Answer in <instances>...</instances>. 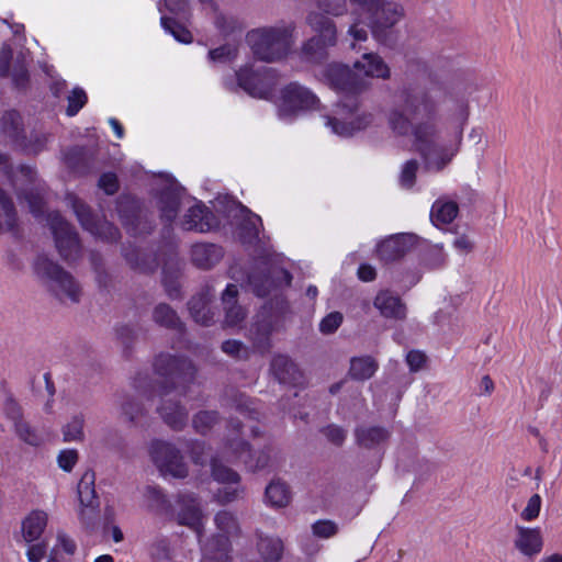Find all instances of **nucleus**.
<instances>
[{
	"instance_id": "nucleus-18",
	"label": "nucleus",
	"mask_w": 562,
	"mask_h": 562,
	"mask_svg": "<svg viewBox=\"0 0 562 562\" xmlns=\"http://www.w3.org/2000/svg\"><path fill=\"white\" fill-rule=\"evenodd\" d=\"M417 241V236L413 234H397L379 244L378 255L384 261L395 260L413 249Z\"/></svg>"
},
{
	"instance_id": "nucleus-8",
	"label": "nucleus",
	"mask_w": 562,
	"mask_h": 562,
	"mask_svg": "<svg viewBox=\"0 0 562 562\" xmlns=\"http://www.w3.org/2000/svg\"><path fill=\"white\" fill-rule=\"evenodd\" d=\"M35 271L60 300L78 301L80 294L79 285L70 274L61 270L53 261L47 258H40L35 263Z\"/></svg>"
},
{
	"instance_id": "nucleus-21",
	"label": "nucleus",
	"mask_w": 562,
	"mask_h": 562,
	"mask_svg": "<svg viewBox=\"0 0 562 562\" xmlns=\"http://www.w3.org/2000/svg\"><path fill=\"white\" fill-rule=\"evenodd\" d=\"M224 453L227 459L239 460L250 469H262L268 465L269 456L262 453L254 460L248 446L243 440L231 439Z\"/></svg>"
},
{
	"instance_id": "nucleus-20",
	"label": "nucleus",
	"mask_w": 562,
	"mask_h": 562,
	"mask_svg": "<svg viewBox=\"0 0 562 562\" xmlns=\"http://www.w3.org/2000/svg\"><path fill=\"white\" fill-rule=\"evenodd\" d=\"M181 226L186 231L209 232L217 226L214 215L202 204H194L184 214Z\"/></svg>"
},
{
	"instance_id": "nucleus-22",
	"label": "nucleus",
	"mask_w": 562,
	"mask_h": 562,
	"mask_svg": "<svg viewBox=\"0 0 562 562\" xmlns=\"http://www.w3.org/2000/svg\"><path fill=\"white\" fill-rule=\"evenodd\" d=\"M48 514L42 509H34L22 520L21 531L24 541L32 543L38 541L47 526Z\"/></svg>"
},
{
	"instance_id": "nucleus-40",
	"label": "nucleus",
	"mask_w": 562,
	"mask_h": 562,
	"mask_svg": "<svg viewBox=\"0 0 562 562\" xmlns=\"http://www.w3.org/2000/svg\"><path fill=\"white\" fill-rule=\"evenodd\" d=\"M76 550V542L64 531H58L56 536V543L52 549V558L57 560L63 555H72Z\"/></svg>"
},
{
	"instance_id": "nucleus-62",
	"label": "nucleus",
	"mask_w": 562,
	"mask_h": 562,
	"mask_svg": "<svg viewBox=\"0 0 562 562\" xmlns=\"http://www.w3.org/2000/svg\"><path fill=\"white\" fill-rule=\"evenodd\" d=\"M206 454L205 452V447L201 443H195L192 448V459L193 461L196 463V464H201V465H204L205 463V458L204 456Z\"/></svg>"
},
{
	"instance_id": "nucleus-27",
	"label": "nucleus",
	"mask_w": 562,
	"mask_h": 562,
	"mask_svg": "<svg viewBox=\"0 0 562 562\" xmlns=\"http://www.w3.org/2000/svg\"><path fill=\"white\" fill-rule=\"evenodd\" d=\"M237 293L236 285L228 284L222 296V302L226 311L225 323L228 326L237 325L245 316L243 308L235 304Z\"/></svg>"
},
{
	"instance_id": "nucleus-29",
	"label": "nucleus",
	"mask_w": 562,
	"mask_h": 562,
	"mask_svg": "<svg viewBox=\"0 0 562 562\" xmlns=\"http://www.w3.org/2000/svg\"><path fill=\"white\" fill-rule=\"evenodd\" d=\"M458 214V205L451 201H436L432 204L430 220L436 226L450 224Z\"/></svg>"
},
{
	"instance_id": "nucleus-53",
	"label": "nucleus",
	"mask_w": 562,
	"mask_h": 562,
	"mask_svg": "<svg viewBox=\"0 0 562 562\" xmlns=\"http://www.w3.org/2000/svg\"><path fill=\"white\" fill-rule=\"evenodd\" d=\"M216 422V414L213 412H201L193 419L194 428L200 431H206Z\"/></svg>"
},
{
	"instance_id": "nucleus-6",
	"label": "nucleus",
	"mask_w": 562,
	"mask_h": 562,
	"mask_svg": "<svg viewBox=\"0 0 562 562\" xmlns=\"http://www.w3.org/2000/svg\"><path fill=\"white\" fill-rule=\"evenodd\" d=\"M216 532L203 544L201 562H229L231 541L238 531L235 516L226 510L220 512L214 518Z\"/></svg>"
},
{
	"instance_id": "nucleus-10",
	"label": "nucleus",
	"mask_w": 562,
	"mask_h": 562,
	"mask_svg": "<svg viewBox=\"0 0 562 562\" xmlns=\"http://www.w3.org/2000/svg\"><path fill=\"white\" fill-rule=\"evenodd\" d=\"M318 104L316 95L299 83L288 85L281 92L279 101V114L289 117L300 111L315 109Z\"/></svg>"
},
{
	"instance_id": "nucleus-24",
	"label": "nucleus",
	"mask_w": 562,
	"mask_h": 562,
	"mask_svg": "<svg viewBox=\"0 0 562 562\" xmlns=\"http://www.w3.org/2000/svg\"><path fill=\"white\" fill-rule=\"evenodd\" d=\"M7 415L14 423V431L16 436L30 446H38L41 443V437L34 428H32L25 420L21 418L19 406L10 402L7 405Z\"/></svg>"
},
{
	"instance_id": "nucleus-39",
	"label": "nucleus",
	"mask_w": 562,
	"mask_h": 562,
	"mask_svg": "<svg viewBox=\"0 0 562 562\" xmlns=\"http://www.w3.org/2000/svg\"><path fill=\"white\" fill-rule=\"evenodd\" d=\"M470 115L469 103L467 101H458L449 108V120L459 130V136L468 123Z\"/></svg>"
},
{
	"instance_id": "nucleus-31",
	"label": "nucleus",
	"mask_w": 562,
	"mask_h": 562,
	"mask_svg": "<svg viewBox=\"0 0 562 562\" xmlns=\"http://www.w3.org/2000/svg\"><path fill=\"white\" fill-rule=\"evenodd\" d=\"M156 367L162 374H172L182 379L190 374L186 372L187 370H192L191 363L187 360L169 356L160 357L156 362Z\"/></svg>"
},
{
	"instance_id": "nucleus-33",
	"label": "nucleus",
	"mask_w": 562,
	"mask_h": 562,
	"mask_svg": "<svg viewBox=\"0 0 562 562\" xmlns=\"http://www.w3.org/2000/svg\"><path fill=\"white\" fill-rule=\"evenodd\" d=\"M376 369L378 364L371 357L353 358L350 362V375L357 380L370 379Z\"/></svg>"
},
{
	"instance_id": "nucleus-46",
	"label": "nucleus",
	"mask_w": 562,
	"mask_h": 562,
	"mask_svg": "<svg viewBox=\"0 0 562 562\" xmlns=\"http://www.w3.org/2000/svg\"><path fill=\"white\" fill-rule=\"evenodd\" d=\"M418 170V162L416 160H408L403 165L400 183L403 188L411 189L415 183L416 173Z\"/></svg>"
},
{
	"instance_id": "nucleus-34",
	"label": "nucleus",
	"mask_w": 562,
	"mask_h": 562,
	"mask_svg": "<svg viewBox=\"0 0 562 562\" xmlns=\"http://www.w3.org/2000/svg\"><path fill=\"white\" fill-rule=\"evenodd\" d=\"M357 440L363 447H373L386 440L389 434L380 427L359 428L357 430Z\"/></svg>"
},
{
	"instance_id": "nucleus-48",
	"label": "nucleus",
	"mask_w": 562,
	"mask_h": 562,
	"mask_svg": "<svg viewBox=\"0 0 562 562\" xmlns=\"http://www.w3.org/2000/svg\"><path fill=\"white\" fill-rule=\"evenodd\" d=\"M542 505V499L539 494H533L527 502L526 507L522 509L520 517L525 521H532L538 518Z\"/></svg>"
},
{
	"instance_id": "nucleus-35",
	"label": "nucleus",
	"mask_w": 562,
	"mask_h": 562,
	"mask_svg": "<svg viewBox=\"0 0 562 562\" xmlns=\"http://www.w3.org/2000/svg\"><path fill=\"white\" fill-rule=\"evenodd\" d=\"M85 419L82 416H74L61 429L65 442H80L85 439Z\"/></svg>"
},
{
	"instance_id": "nucleus-41",
	"label": "nucleus",
	"mask_w": 562,
	"mask_h": 562,
	"mask_svg": "<svg viewBox=\"0 0 562 562\" xmlns=\"http://www.w3.org/2000/svg\"><path fill=\"white\" fill-rule=\"evenodd\" d=\"M190 312L194 321L199 324L209 325L213 319V313L203 299H192L190 302Z\"/></svg>"
},
{
	"instance_id": "nucleus-51",
	"label": "nucleus",
	"mask_w": 562,
	"mask_h": 562,
	"mask_svg": "<svg viewBox=\"0 0 562 562\" xmlns=\"http://www.w3.org/2000/svg\"><path fill=\"white\" fill-rule=\"evenodd\" d=\"M154 318L157 323L165 326H171L176 323L175 312L165 304H160L155 308Z\"/></svg>"
},
{
	"instance_id": "nucleus-1",
	"label": "nucleus",
	"mask_w": 562,
	"mask_h": 562,
	"mask_svg": "<svg viewBox=\"0 0 562 562\" xmlns=\"http://www.w3.org/2000/svg\"><path fill=\"white\" fill-rule=\"evenodd\" d=\"M355 74L340 64H329L316 72V76L331 89L345 93L344 99L336 106L335 115L326 117V126L331 133L349 137L367 128L372 117L367 113H358L356 95L364 88L357 76L367 78L389 79L391 70L383 58L375 53H364L353 64Z\"/></svg>"
},
{
	"instance_id": "nucleus-52",
	"label": "nucleus",
	"mask_w": 562,
	"mask_h": 562,
	"mask_svg": "<svg viewBox=\"0 0 562 562\" xmlns=\"http://www.w3.org/2000/svg\"><path fill=\"white\" fill-rule=\"evenodd\" d=\"M341 322L342 315L338 312H333L322 319L319 330L323 334H331L340 326Z\"/></svg>"
},
{
	"instance_id": "nucleus-58",
	"label": "nucleus",
	"mask_w": 562,
	"mask_h": 562,
	"mask_svg": "<svg viewBox=\"0 0 562 562\" xmlns=\"http://www.w3.org/2000/svg\"><path fill=\"white\" fill-rule=\"evenodd\" d=\"M426 357L423 352L412 350L406 356V362L412 371H418L423 368Z\"/></svg>"
},
{
	"instance_id": "nucleus-38",
	"label": "nucleus",
	"mask_w": 562,
	"mask_h": 562,
	"mask_svg": "<svg viewBox=\"0 0 562 562\" xmlns=\"http://www.w3.org/2000/svg\"><path fill=\"white\" fill-rule=\"evenodd\" d=\"M150 555L157 562H170L173 557L170 540L166 537L156 538L150 544Z\"/></svg>"
},
{
	"instance_id": "nucleus-11",
	"label": "nucleus",
	"mask_w": 562,
	"mask_h": 562,
	"mask_svg": "<svg viewBox=\"0 0 562 562\" xmlns=\"http://www.w3.org/2000/svg\"><path fill=\"white\" fill-rule=\"evenodd\" d=\"M151 458L164 475L184 477L188 474L179 451L168 442L156 441L151 445Z\"/></svg>"
},
{
	"instance_id": "nucleus-17",
	"label": "nucleus",
	"mask_w": 562,
	"mask_h": 562,
	"mask_svg": "<svg viewBox=\"0 0 562 562\" xmlns=\"http://www.w3.org/2000/svg\"><path fill=\"white\" fill-rule=\"evenodd\" d=\"M283 550L281 539L261 536L257 542V552L260 561H255L246 553H234L229 562H279L283 555Z\"/></svg>"
},
{
	"instance_id": "nucleus-16",
	"label": "nucleus",
	"mask_w": 562,
	"mask_h": 562,
	"mask_svg": "<svg viewBox=\"0 0 562 562\" xmlns=\"http://www.w3.org/2000/svg\"><path fill=\"white\" fill-rule=\"evenodd\" d=\"M211 469L214 480L218 483L225 484L223 490L217 491L216 498L222 503H228L235 499L239 492L238 474L229 468L220 464L217 458H212Z\"/></svg>"
},
{
	"instance_id": "nucleus-60",
	"label": "nucleus",
	"mask_w": 562,
	"mask_h": 562,
	"mask_svg": "<svg viewBox=\"0 0 562 562\" xmlns=\"http://www.w3.org/2000/svg\"><path fill=\"white\" fill-rule=\"evenodd\" d=\"M453 247L462 255L470 252L473 248V241L465 235L457 236L453 240Z\"/></svg>"
},
{
	"instance_id": "nucleus-30",
	"label": "nucleus",
	"mask_w": 562,
	"mask_h": 562,
	"mask_svg": "<svg viewBox=\"0 0 562 562\" xmlns=\"http://www.w3.org/2000/svg\"><path fill=\"white\" fill-rule=\"evenodd\" d=\"M159 413L164 420L175 429L181 428L187 420L186 411L171 398L164 401V404L159 407Z\"/></svg>"
},
{
	"instance_id": "nucleus-28",
	"label": "nucleus",
	"mask_w": 562,
	"mask_h": 562,
	"mask_svg": "<svg viewBox=\"0 0 562 562\" xmlns=\"http://www.w3.org/2000/svg\"><path fill=\"white\" fill-rule=\"evenodd\" d=\"M266 503L271 507L282 508L290 504L291 493L285 483L281 481H272L266 487Z\"/></svg>"
},
{
	"instance_id": "nucleus-55",
	"label": "nucleus",
	"mask_w": 562,
	"mask_h": 562,
	"mask_svg": "<svg viewBox=\"0 0 562 562\" xmlns=\"http://www.w3.org/2000/svg\"><path fill=\"white\" fill-rule=\"evenodd\" d=\"M21 119L15 111L7 112L2 117V130L8 133H15L19 130Z\"/></svg>"
},
{
	"instance_id": "nucleus-44",
	"label": "nucleus",
	"mask_w": 562,
	"mask_h": 562,
	"mask_svg": "<svg viewBox=\"0 0 562 562\" xmlns=\"http://www.w3.org/2000/svg\"><path fill=\"white\" fill-rule=\"evenodd\" d=\"M143 497L144 506L149 510H156L165 504V496L156 486H147L144 490Z\"/></svg>"
},
{
	"instance_id": "nucleus-14",
	"label": "nucleus",
	"mask_w": 562,
	"mask_h": 562,
	"mask_svg": "<svg viewBox=\"0 0 562 562\" xmlns=\"http://www.w3.org/2000/svg\"><path fill=\"white\" fill-rule=\"evenodd\" d=\"M544 540L539 527L517 525L513 537L514 549L525 558L532 559L543 550Z\"/></svg>"
},
{
	"instance_id": "nucleus-3",
	"label": "nucleus",
	"mask_w": 562,
	"mask_h": 562,
	"mask_svg": "<svg viewBox=\"0 0 562 562\" xmlns=\"http://www.w3.org/2000/svg\"><path fill=\"white\" fill-rule=\"evenodd\" d=\"M405 16L403 4L395 0H376L368 4L363 10L352 13V23L348 34L352 37V48L357 42L368 40V29L376 38H381L384 32L400 23Z\"/></svg>"
},
{
	"instance_id": "nucleus-54",
	"label": "nucleus",
	"mask_w": 562,
	"mask_h": 562,
	"mask_svg": "<svg viewBox=\"0 0 562 562\" xmlns=\"http://www.w3.org/2000/svg\"><path fill=\"white\" fill-rule=\"evenodd\" d=\"M47 551V544L44 541L32 542L26 551L29 562H41Z\"/></svg>"
},
{
	"instance_id": "nucleus-9",
	"label": "nucleus",
	"mask_w": 562,
	"mask_h": 562,
	"mask_svg": "<svg viewBox=\"0 0 562 562\" xmlns=\"http://www.w3.org/2000/svg\"><path fill=\"white\" fill-rule=\"evenodd\" d=\"M236 76L239 87L255 98H269L276 85V75L272 68L268 67H244Z\"/></svg>"
},
{
	"instance_id": "nucleus-37",
	"label": "nucleus",
	"mask_w": 562,
	"mask_h": 562,
	"mask_svg": "<svg viewBox=\"0 0 562 562\" xmlns=\"http://www.w3.org/2000/svg\"><path fill=\"white\" fill-rule=\"evenodd\" d=\"M238 210L240 216L244 220L243 232L245 238L251 239L258 237L259 228L261 226V218L257 214L251 213L247 207L243 205H238Z\"/></svg>"
},
{
	"instance_id": "nucleus-61",
	"label": "nucleus",
	"mask_w": 562,
	"mask_h": 562,
	"mask_svg": "<svg viewBox=\"0 0 562 562\" xmlns=\"http://www.w3.org/2000/svg\"><path fill=\"white\" fill-rule=\"evenodd\" d=\"M358 277L364 282L374 280L375 269L370 265H361L358 269Z\"/></svg>"
},
{
	"instance_id": "nucleus-59",
	"label": "nucleus",
	"mask_w": 562,
	"mask_h": 562,
	"mask_svg": "<svg viewBox=\"0 0 562 562\" xmlns=\"http://www.w3.org/2000/svg\"><path fill=\"white\" fill-rule=\"evenodd\" d=\"M326 438L335 445H340L346 438V431L338 426H328L324 429Z\"/></svg>"
},
{
	"instance_id": "nucleus-2",
	"label": "nucleus",
	"mask_w": 562,
	"mask_h": 562,
	"mask_svg": "<svg viewBox=\"0 0 562 562\" xmlns=\"http://www.w3.org/2000/svg\"><path fill=\"white\" fill-rule=\"evenodd\" d=\"M412 144L429 172L442 171L458 153L457 145L443 139L438 117L419 122L412 131Z\"/></svg>"
},
{
	"instance_id": "nucleus-25",
	"label": "nucleus",
	"mask_w": 562,
	"mask_h": 562,
	"mask_svg": "<svg viewBox=\"0 0 562 562\" xmlns=\"http://www.w3.org/2000/svg\"><path fill=\"white\" fill-rule=\"evenodd\" d=\"M272 274H273V280H272V277H270V276H266V277L261 278L259 276L251 274L249 277V284L251 285L252 291L258 296L267 295L270 292V286L272 284L276 286H281V285H289L291 283L292 278H291L290 273L284 269H276L272 271Z\"/></svg>"
},
{
	"instance_id": "nucleus-64",
	"label": "nucleus",
	"mask_w": 562,
	"mask_h": 562,
	"mask_svg": "<svg viewBox=\"0 0 562 562\" xmlns=\"http://www.w3.org/2000/svg\"><path fill=\"white\" fill-rule=\"evenodd\" d=\"M11 57L10 47H3L0 56V75L4 76L8 72V63Z\"/></svg>"
},
{
	"instance_id": "nucleus-36",
	"label": "nucleus",
	"mask_w": 562,
	"mask_h": 562,
	"mask_svg": "<svg viewBox=\"0 0 562 562\" xmlns=\"http://www.w3.org/2000/svg\"><path fill=\"white\" fill-rule=\"evenodd\" d=\"M271 368L280 382H288L295 373V364L286 356H276L271 362Z\"/></svg>"
},
{
	"instance_id": "nucleus-42",
	"label": "nucleus",
	"mask_w": 562,
	"mask_h": 562,
	"mask_svg": "<svg viewBox=\"0 0 562 562\" xmlns=\"http://www.w3.org/2000/svg\"><path fill=\"white\" fill-rule=\"evenodd\" d=\"M15 223V213L12 203L0 190V232L11 229Z\"/></svg>"
},
{
	"instance_id": "nucleus-5",
	"label": "nucleus",
	"mask_w": 562,
	"mask_h": 562,
	"mask_svg": "<svg viewBox=\"0 0 562 562\" xmlns=\"http://www.w3.org/2000/svg\"><path fill=\"white\" fill-rule=\"evenodd\" d=\"M293 26L252 30L247 42L254 55L263 61H276L285 56L293 43Z\"/></svg>"
},
{
	"instance_id": "nucleus-50",
	"label": "nucleus",
	"mask_w": 562,
	"mask_h": 562,
	"mask_svg": "<svg viewBox=\"0 0 562 562\" xmlns=\"http://www.w3.org/2000/svg\"><path fill=\"white\" fill-rule=\"evenodd\" d=\"M78 462V452L75 449H65L61 450L57 457L58 467L66 471L70 472Z\"/></svg>"
},
{
	"instance_id": "nucleus-12",
	"label": "nucleus",
	"mask_w": 562,
	"mask_h": 562,
	"mask_svg": "<svg viewBox=\"0 0 562 562\" xmlns=\"http://www.w3.org/2000/svg\"><path fill=\"white\" fill-rule=\"evenodd\" d=\"M178 505L179 508L176 510L177 522L194 531L201 542L205 516L199 501L193 495L186 494L180 496Z\"/></svg>"
},
{
	"instance_id": "nucleus-63",
	"label": "nucleus",
	"mask_w": 562,
	"mask_h": 562,
	"mask_svg": "<svg viewBox=\"0 0 562 562\" xmlns=\"http://www.w3.org/2000/svg\"><path fill=\"white\" fill-rule=\"evenodd\" d=\"M222 349L227 355L234 356V355H239L240 350L243 349V346L237 340H227V341L223 342Z\"/></svg>"
},
{
	"instance_id": "nucleus-15",
	"label": "nucleus",
	"mask_w": 562,
	"mask_h": 562,
	"mask_svg": "<svg viewBox=\"0 0 562 562\" xmlns=\"http://www.w3.org/2000/svg\"><path fill=\"white\" fill-rule=\"evenodd\" d=\"M48 221L58 251L66 259L71 258L79 249L76 233L58 213L49 214Z\"/></svg>"
},
{
	"instance_id": "nucleus-45",
	"label": "nucleus",
	"mask_w": 562,
	"mask_h": 562,
	"mask_svg": "<svg viewBox=\"0 0 562 562\" xmlns=\"http://www.w3.org/2000/svg\"><path fill=\"white\" fill-rule=\"evenodd\" d=\"M312 532L316 538L328 539L338 532V526L331 520H317L312 525Z\"/></svg>"
},
{
	"instance_id": "nucleus-56",
	"label": "nucleus",
	"mask_w": 562,
	"mask_h": 562,
	"mask_svg": "<svg viewBox=\"0 0 562 562\" xmlns=\"http://www.w3.org/2000/svg\"><path fill=\"white\" fill-rule=\"evenodd\" d=\"M99 186L106 194H113L117 191V178L114 173H104L99 180Z\"/></svg>"
},
{
	"instance_id": "nucleus-49",
	"label": "nucleus",
	"mask_w": 562,
	"mask_h": 562,
	"mask_svg": "<svg viewBox=\"0 0 562 562\" xmlns=\"http://www.w3.org/2000/svg\"><path fill=\"white\" fill-rule=\"evenodd\" d=\"M319 11L330 15H341L347 11L345 0H318Z\"/></svg>"
},
{
	"instance_id": "nucleus-47",
	"label": "nucleus",
	"mask_w": 562,
	"mask_h": 562,
	"mask_svg": "<svg viewBox=\"0 0 562 562\" xmlns=\"http://www.w3.org/2000/svg\"><path fill=\"white\" fill-rule=\"evenodd\" d=\"M87 102V94L80 88H75L68 97L67 114L76 115Z\"/></svg>"
},
{
	"instance_id": "nucleus-57",
	"label": "nucleus",
	"mask_w": 562,
	"mask_h": 562,
	"mask_svg": "<svg viewBox=\"0 0 562 562\" xmlns=\"http://www.w3.org/2000/svg\"><path fill=\"white\" fill-rule=\"evenodd\" d=\"M209 56L214 61H226L235 56V49L231 46H223L211 50Z\"/></svg>"
},
{
	"instance_id": "nucleus-13",
	"label": "nucleus",
	"mask_w": 562,
	"mask_h": 562,
	"mask_svg": "<svg viewBox=\"0 0 562 562\" xmlns=\"http://www.w3.org/2000/svg\"><path fill=\"white\" fill-rule=\"evenodd\" d=\"M68 202L85 229L105 239L113 240L117 237V229L112 224L105 220H95L90 210L76 196L69 195Z\"/></svg>"
},
{
	"instance_id": "nucleus-4",
	"label": "nucleus",
	"mask_w": 562,
	"mask_h": 562,
	"mask_svg": "<svg viewBox=\"0 0 562 562\" xmlns=\"http://www.w3.org/2000/svg\"><path fill=\"white\" fill-rule=\"evenodd\" d=\"M428 117H437V102L430 92L418 90L405 93L403 104L387 114V124L397 136H412L415 126Z\"/></svg>"
},
{
	"instance_id": "nucleus-26",
	"label": "nucleus",
	"mask_w": 562,
	"mask_h": 562,
	"mask_svg": "<svg viewBox=\"0 0 562 562\" xmlns=\"http://www.w3.org/2000/svg\"><path fill=\"white\" fill-rule=\"evenodd\" d=\"M192 261L200 268H211L222 258V249L212 244H196L191 250Z\"/></svg>"
},
{
	"instance_id": "nucleus-32",
	"label": "nucleus",
	"mask_w": 562,
	"mask_h": 562,
	"mask_svg": "<svg viewBox=\"0 0 562 562\" xmlns=\"http://www.w3.org/2000/svg\"><path fill=\"white\" fill-rule=\"evenodd\" d=\"M159 203L161 218L167 222L173 221L177 216L178 206L180 203V195L172 184H170L168 190L165 193H162Z\"/></svg>"
},
{
	"instance_id": "nucleus-7",
	"label": "nucleus",
	"mask_w": 562,
	"mask_h": 562,
	"mask_svg": "<svg viewBox=\"0 0 562 562\" xmlns=\"http://www.w3.org/2000/svg\"><path fill=\"white\" fill-rule=\"evenodd\" d=\"M307 21L316 35L303 45L302 57L306 61L318 63L326 57L327 48L337 42L336 26L330 19L316 12L310 13Z\"/></svg>"
},
{
	"instance_id": "nucleus-43",
	"label": "nucleus",
	"mask_w": 562,
	"mask_h": 562,
	"mask_svg": "<svg viewBox=\"0 0 562 562\" xmlns=\"http://www.w3.org/2000/svg\"><path fill=\"white\" fill-rule=\"evenodd\" d=\"M161 25L164 30L168 33H170L175 40H177L180 43L188 44L192 41L191 33L178 24L175 20L162 16L161 18Z\"/></svg>"
},
{
	"instance_id": "nucleus-19",
	"label": "nucleus",
	"mask_w": 562,
	"mask_h": 562,
	"mask_svg": "<svg viewBox=\"0 0 562 562\" xmlns=\"http://www.w3.org/2000/svg\"><path fill=\"white\" fill-rule=\"evenodd\" d=\"M95 474L93 471H86L77 487L78 498L80 502L79 517L83 522H87L94 515L97 507V497L94 490Z\"/></svg>"
},
{
	"instance_id": "nucleus-23",
	"label": "nucleus",
	"mask_w": 562,
	"mask_h": 562,
	"mask_svg": "<svg viewBox=\"0 0 562 562\" xmlns=\"http://www.w3.org/2000/svg\"><path fill=\"white\" fill-rule=\"evenodd\" d=\"M374 306L385 318L403 319L406 316V307L401 299L389 291H382L375 296Z\"/></svg>"
}]
</instances>
